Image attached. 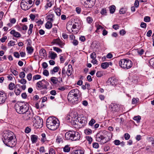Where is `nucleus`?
Here are the masks:
<instances>
[{
	"label": "nucleus",
	"mask_w": 154,
	"mask_h": 154,
	"mask_svg": "<svg viewBox=\"0 0 154 154\" xmlns=\"http://www.w3.org/2000/svg\"><path fill=\"white\" fill-rule=\"evenodd\" d=\"M52 43L54 44L57 45L61 48H63L65 44L59 38L54 39L52 42Z\"/></svg>",
	"instance_id": "12"
},
{
	"label": "nucleus",
	"mask_w": 154,
	"mask_h": 154,
	"mask_svg": "<svg viewBox=\"0 0 154 154\" xmlns=\"http://www.w3.org/2000/svg\"><path fill=\"white\" fill-rule=\"evenodd\" d=\"M23 1L28 3L29 5H31L32 4V2L35 0H22Z\"/></svg>",
	"instance_id": "48"
},
{
	"label": "nucleus",
	"mask_w": 154,
	"mask_h": 154,
	"mask_svg": "<svg viewBox=\"0 0 154 154\" xmlns=\"http://www.w3.org/2000/svg\"><path fill=\"white\" fill-rule=\"evenodd\" d=\"M33 115V113L30 110H28L25 113L23 114V118L25 120H28L32 119Z\"/></svg>",
	"instance_id": "11"
},
{
	"label": "nucleus",
	"mask_w": 154,
	"mask_h": 154,
	"mask_svg": "<svg viewBox=\"0 0 154 154\" xmlns=\"http://www.w3.org/2000/svg\"><path fill=\"white\" fill-rule=\"evenodd\" d=\"M90 57L92 59H96V54L95 52H93L90 55Z\"/></svg>",
	"instance_id": "50"
},
{
	"label": "nucleus",
	"mask_w": 154,
	"mask_h": 154,
	"mask_svg": "<svg viewBox=\"0 0 154 154\" xmlns=\"http://www.w3.org/2000/svg\"><path fill=\"white\" fill-rule=\"evenodd\" d=\"M79 91L77 89L71 90L67 96V98L69 101L72 103L78 100V94Z\"/></svg>",
	"instance_id": "6"
},
{
	"label": "nucleus",
	"mask_w": 154,
	"mask_h": 154,
	"mask_svg": "<svg viewBox=\"0 0 154 154\" xmlns=\"http://www.w3.org/2000/svg\"><path fill=\"white\" fill-rule=\"evenodd\" d=\"M49 154H55V151L53 148H51L49 150Z\"/></svg>",
	"instance_id": "56"
},
{
	"label": "nucleus",
	"mask_w": 154,
	"mask_h": 154,
	"mask_svg": "<svg viewBox=\"0 0 154 154\" xmlns=\"http://www.w3.org/2000/svg\"><path fill=\"white\" fill-rule=\"evenodd\" d=\"M11 72L15 76L18 75V72L16 70L13 69H10Z\"/></svg>",
	"instance_id": "39"
},
{
	"label": "nucleus",
	"mask_w": 154,
	"mask_h": 154,
	"mask_svg": "<svg viewBox=\"0 0 154 154\" xmlns=\"http://www.w3.org/2000/svg\"><path fill=\"white\" fill-rule=\"evenodd\" d=\"M109 66V64L107 62L103 63L101 65V67L103 69H105L108 67Z\"/></svg>",
	"instance_id": "27"
},
{
	"label": "nucleus",
	"mask_w": 154,
	"mask_h": 154,
	"mask_svg": "<svg viewBox=\"0 0 154 154\" xmlns=\"http://www.w3.org/2000/svg\"><path fill=\"white\" fill-rule=\"evenodd\" d=\"M56 142L58 143L62 142L63 139L62 137L59 135L57 136L56 139Z\"/></svg>",
	"instance_id": "32"
},
{
	"label": "nucleus",
	"mask_w": 154,
	"mask_h": 154,
	"mask_svg": "<svg viewBox=\"0 0 154 154\" xmlns=\"http://www.w3.org/2000/svg\"><path fill=\"white\" fill-rule=\"evenodd\" d=\"M73 23L72 21H68L66 24V29L67 30L70 32H73L76 31V30H73L72 29V25Z\"/></svg>",
	"instance_id": "15"
},
{
	"label": "nucleus",
	"mask_w": 154,
	"mask_h": 154,
	"mask_svg": "<svg viewBox=\"0 0 154 154\" xmlns=\"http://www.w3.org/2000/svg\"><path fill=\"white\" fill-rule=\"evenodd\" d=\"M95 0H80L82 4L85 7L87 8H90L93 7L94 5Z\"/></svg>",
	"instance_id": "10"
},
{
	"label": "nucleus",
	"mask_w": 154,
	"mask_h": 154,
	"mask_svg": "<svg viewBox=\"0 0 154 154\" xmlns=\"http://www.w3.org/2000/svg\"><path fill=\"white\" fill-rule=\"evenodd\" d=\"M34 125L36 128H41L43 125V121L39 116H35L32 119Z\"/></svg>",
	"instance_id": "8"
},
{
	"label": "nucleus",
	"mask_w": 154,
	"mask_h": 154,
	"mask_svg": "<svg viewBox=\"0 0 154 154\" xmlns=\"http://www.w3.org/2000/svg\"><path fill=\"white\" fill-rule=\"evenodd\" d=\"M26 50L29 54H31L33 52L34 49L31 46H28L26 48Z\"/></svg>",
	"instance_id": "24"
},
{
	"label": "nucleus",
	"mask_w": 154,
	"mask_h": 154,
	"mask_svg": "<svg viewBox=\"0 0 154 154\" xmlns=\"http://www.w3.org/2000/svg\"><path fill=\"white\" fill-rule=\"evenodd\" d=\"M119 26L118 24L113 25L112 26V28L113 29H115V30L118 29L119 28Z\"/></svg>",
	"instance_id": "57"
},
{
	"label": "nucleus",
	"mask_w": 154,
	"mask_h": 154,
	"mask_svg": "<svg viewBox=\"0 0 154 154\" xmlns=\"http://www.w3.org/2000/svg\"><path fill=\"white\" fill-rule=\"evenodd\" d=\"M31 131V129L28 127H27L25 129V132L26 133H29Z\"/></svg>",
	"instance_id": "58"
},
{
	"label": "nucleus",
	"mask_w": 154,
	"mask_h": 154,
	"mask_svg": "<svg viewBox=\"0 0 154 154\" xmlns=\"http://www.w3.org/2000/svg\"><path fill=\"white\" fill-rule=\"evenodd\" d=\"M52 24L51 22L48 21L45 25V28L47 29H50L52 28Z\"/></svg>",
	"instance_id": "22"
},
{
	"label": "nucleus",
	"mask_w": 154,
	"mask_h": 154,
	"mask_svg": "<svg viewBox=\"0 0 154 154\" xmlns=\"http://www.w3.org/2000/svg\"><path fill=\"white\" fill-rule=\"evenodd\" d=\"M53 48L54 50L57 53L61 52L62 51V50L58 47H54Z\"/></svg>",
	"instance_id": "40"
},
{
	"label": "nucleus",
	"mask_w": 154,
	"mask_h": 154,
	"mask_svg": "<svg viewBox=\"0 0 154 154\" xmlns=\"http://www.w3.org/2000/svg\"><path fill=\"white\" fill-rule=\"evenodd\" d=\"M38 136L35 135H32L31 136V140L32 143H36L38 139Z\"/></svg>",
	"instance_id": "20"
},
{
	"label": "nucleus",
	"mask_w": 154,
	"mask_h": 154,
	"mask_svg": "<svg viewBox=\"0 0 154 154\" xmlns=\"http://www.w3.org/2000/svg\"><path fill=\"white\" fill-rule=\"evenodd\" d=\"M11 35H12L13 36L16 38H20L21 36V34L18 32L14 30H12L10 32Z\"/></svg>",
	"instance_id": "18"
},
{
	"label": "nucleus",
	"mask_w": 154,
	"mask_h": 154,
	"mask_svg": "<svg viewBox=\"0 0 154 154\" xmlns=\"http://www.w3.org/2000/svg\"><path fill=\"white\" fill-rule=\"evenodd\" d=\"M116 7L114 5H112L109 7V10L110 13H113L115 11L116 9Z\"/></svg>",
	"instance_id": "33"
},
{
	"label": "nucleus",
	"mask_w": 154,
	"mask_h": 154,
	"mask_svg": "<svg viewBox=\"0 0 154 154\" xmlns=\"http://www.w3.org/2000/svg\"><path fill=\"white\" fill-rule=\"evenodd\" d=\"M139 5V3L138 0H136L135 1V2L134 3V6L136 8H138Z\"/></svg>",
	"instance_id": "53"
},
{
	"label": "nucleus",
	"mask_w": 154,
	"mask_h": 154,
	"mask_svg": "<svg viewBox=\"0 0 154 154\" xmlns=\"http://www.w3.org/2000/svg\"><path fill=\"white\" fill-rule=\"evenodd\" d=\"M10 90H13L15 87V85L14 83L11 82L10 83L8 86Z\"/></svg>",
	"instance_id": "36"
},
{
	"label": "nucleus",
	"mask_w": 154,
	"mask_h": 154,
	"mask_svg": "<svg viewBox=\"0 0 154 154\" xmlns=\"http://www.w3.org/2000/svg\"><path fill=\"white\" fill-rule=\"evenodd\" d=\"M43 74L44 75L47 76L49 75L48 71L47 70H45L43 72Z\"/></svg>",
	"instance_id": "54"
},
{
	"label": "nucleus",
	"mask_w": 154,
	"mask_h": 154,
	"mask_svg": "<svg viewBox=\"0 0 154 154\" xmlns=\"http://www.w3.org/2000/svg\"><path fill=\"white\" fill-rule=\"evenodd\" d=\"M7 37L6 36H5L2 38L0 39V41L2 43L5 42V41L7 39Z\"/></svg>",
	"instance_id": "63"
},
{
	"label": "nucleus",
	"mask_w": 154,
	"mask_h": 154,
	"mask_svg": "<svg viewBox=\"0 0 154 154\" xmlns=\"http://www.w3.org/2000/svg\"><path fill=\"white\" fill-rule=\"evenodd\" d=\"M124 137L125 140H128L130 137V135L128 133H126L124 135Z\"/></svg>",
	"instance_id": "55"
},
{
	"label": "nucleus",
	"mask_w": 154,
	"mask_h": 154,
	"mask_svg": "<svg viewBox=\"0 0 154 154\" xmlns=\"http://www.w3.org/2000/svg\"><path fill=\"white\" fill-rule=\"evenodd\" d=\"M95 123V121L94 119H92L89 123V125L91 126H92Z\"/></svg>",
	"instance_id": "52"
},
{
	"label": "nucleus",
	"mask_w": 154,
	"mask_h": 154,
	"mask_svg": "<svg viewBox=\"0 0 154 154\" xmlns=\"http://www.w3.org/2000/svg\"><path fill=\"white\" fill-rule=\"evenodd\" d=\"M75 117L76 115H74L72 112H71L67 116L66 118V119L68 122H72V121H74Z\"/></svg>",
	"instance_id": "13"
},
{
	"label": "nucleus",
	"mask_w": 154,
	"mask_h": 154,
	"mask_svg": "<svg viewBox=\"0 0 154 154\" xmlns=\"http://www.w3.org/2000/svg\"><path fill=\"white\" fill-rule=\"evenodd\" d=\"M133 119L134 120L136 121L137 122H139L141 119V117L139 116H135L133 118Z\"/></svg>",
	"instance_id": "43"
},
{
	"label": "nucleus",
	"mask_w": 154,
	"mask_h": 154,
	"mask_svg": "<svg viewBox=\"0 0 154 154\" xmlns=\"http://www.w3.org/2000/svg\"><path fill=\"white\" fill-rule=\"evenodd\" d=\"M111 138V134L106 131H101L97 133L96 136V140L101 144L108 142Z\"/></svg>",
	"instance_id": "2"
},
{
	"label": "nucleus",
	"mask_w": 154,
	"mask_h": 154,
	"mask_svg": "<svg viewBox=\"0 0 154 154\" xmlns=\"http://www.w3.org/2000/svg\"><path fill=\"white\" fill-rule=\"evenodd\" d=\"M68 69L66 72V74L68 76H70L72 74V66L71 64L68 66Z\"/></svg>",
	"instance_id": "19"
},
{
	"label": "nucleus",
	"mask_w": 154,
	"mask_h": 154,
	"mask_svg": "<svg viewBox=\"0 0 154 154\" xmlns=\"http://www.w3.org/2000/svg\"><path fill=\"white\" fill-rule=\"evenodd\" d=\"M28 3L22 1L20 4L21 8L24 10H26L29 9L31 6H30Z\"/></svg>",
	"instance_id": "14"
},
{
	"label": "nucleus",
	"mask_w": 154,
	"mask_h": 154,
	"mask_svg": "<svg viewBox=\"0 0 154 154\" xmlns=\"http://www.w3.org/2000/svg\"><path fill=\"white\" fill-rule=\"evenodd\" d=\"M114 143L116 145H119L120 143V142L119 140H116L114 141Z\"/></svg>",
	"instance_id": "64"
},
{
	"label": "nucleus",
	"mask_w": 154,
	"mask_h": 154,
	"mask_svg": "<svg viewBox=\"0 0 154 154\" xmlns=\"http://www.w3.org/2000/svg\"><path fill=\"white\" fill-rule=\"evenodd\" d=\"M144 20L146 22H149L150 20V17L149 16L145 17L144 19Z\"/></svg>",
	"instance_id": "49"
},
{
	"label": "nucleus",
	"mask_w": 154,
	"mask_h": 154,
	"mask_svg": "<svg viewBox=\"0 0 154 154\" xmlns=\"http://www.w3.org/2000/svg\"><path fill=\"white\" fill-rule=\"evenodd\" d=\"M108 82V83H110L112 85L114 86L117 84V81L116 79L113 77H112L109 79Z\"/></svg>",
	"instance_id": "16"
},
{
	"label": "nucleus",
	"mask_w": 154,
	"mask_h": 154,
	"mask_svg": "<svg viewBox=\"0 0 154 154\" xmlns=\"http://www.w3.org/2000/svg\"><path fill=\"white\" fill-rule=\"evenodd\" d=\"M53 15L52 14H51L47 16L46 17V19L47 20H48V21H49L51 22L53 21Z\"/></svg>",
	"instance_id": "26"
},
{
	"label": "nucleus",
	"mask_w": 154,
	"mask_h": 154,
	"mask_svg": "<svg viewBox=\"0 0 154 154\" xmlns=\"http://www.w3.org/2000/svg\"><path fill=\"white\" fill-rule=\"evenodd\" d=\"M65 139L67 140H77L80 138V134L78 132L74 131H69L66 132L65 135Z\"/></svg>",
	"instance_id": "5"
},
{
	"label": "nucleus",
	"mask_w": 154,
	"mask_h": 154,
	"mask_svg": "<svg viewBox=\"0 0 154 154\" xmlns=\"http://www.w3.org/2000/svg\"><path fill=\"white\" fill-rule=\"evenodd\" d=\"M70 149V147L66 145L63 148V151L65 152H69Z\"/></svg>",
	"instance_id": "37"
},
{
	"label": "nucleus",
	"mask_w": 154,
	"mask_h": 154,
	"mask_svg": "<svg viewBox=\"0 0 154 154\" xmlns=\"http://www.w3.org/2000/svg\"><path fill=\"white\" fill-rule=\"evenodd\" d=\"M80 123L82 124H85L87 123V119L85 118H82L79 121Z\"/></svg>",
	"instance_id": "31"
},
{
	"label": "nucleus",
	"mask_w": 154,
	"mask_h": 154,
	"mask_svg": "<svg viewBox=\"0 0 154 154\" xmlns=\"http://www.w3.org/2000/svg\"><path fill=\"white\" fill-rule=\"evenodd\" d=\"M7 97L6 95L0 97V104L5 103Z\"/></svg>",
	"instance_id": "28"
},
{
	"label": "nucleus",
	"mask_w": 154,
	"mask_h": 154,
	"mask_svg": "<svg viewBox=\"0 0 154 154\" xmlns=\"http://www.w3.org/2000/svg\"><path fill=\"white\" fill-rule=\"evenodd\" d=\"M61 10L59 8H57L55 10V12L56 14L58 16H60L61 15Z\"/></svg>",
	"instance_id": "34"
},
{
	"label": "nucleus",
	"mask_w": 154,
	"mask_h": 154,
	"mask_svg": "<svg viewBox=\"0 0 154 154\" xmlns=\"http://www.w3.org/2000/svg\"><path fill=\"white\" fill-rule=\"evenodd\" d=\"M51 80L54 84H57L58 81L57 78L54 77H51Z\"/></svg>",
	"instance_id": "29"
},
{
	"label": "nucleus",
	"mask_w": 154,
	"mask_h": 154,
	"mask_svg": "<svg viewBox=\"0 0 154 154\" xmlns=\"http://www.w3.org/2000/svg\"><path fill=\"white\" fill-rule=\"evenodd\" d=\"M14 92L15 94L17 95H19L21 92L20 90L19 89H17L16 90L15 89Z\"/></svg>",
	"instance_id": "59"
},
{
	"label": "nucleus",
	"mask_w": 154,
	"mask_h": 154,
	"mask_svg": "<svg viewBox=\"0 0 154 154\" xmlns=\"http://www.w3.org/2000/svg\"><path fill=\"white\" fill-rule=\"evenodd\" d=\"M49 85V83L45 79H43L41 81H39L36 84L37 89L38 90L47 89Z\"/></svg>",
	"instance_id": "9"
},
{
	"label": "nucleus",
	"mask_w": 154,
	"mask_h": 154,
	"mask_svg": "<svg viewBox=\"0 0 154 154\" xmlns=\"http://www.w3.org/2000/svg\"><path fill=\"white\" fill-rule=\"evenodd\" d=\"M137 53L140 55L143 54L144 52V50L142 49H137Z\"/></svg>",
	"instance_id": "41"
},
{
	"label": "nucleus",
	"mask_w": 154,
	"mask_h": 154,
	"mask_svg": "<svg viewBox=\"0 0 154 154\" xmlns=\"http://www.w3.org/2000/svg\"><path fill=\"white\" fill-rule=\"evenodd\" d=\"M39 54L42 56H45L46 54V51L44 49H41L39 51Z\"/></svg>",
	"instance_id": "23"
},
{
	"label": "nucleus",
	"mask_w": 154,
	"mask_h": 154,
	"mask_svg": "<svg viewBox=\"0 0 154 154\" xmlns=\"http://www.w3.org/2000/svg\"><path fill=\"white\" fill-rule=\"evenodd\" d=\"M86 140L88 141V143L89 144H91L92 141V139L91 137L88 136H86Z\"/></svg>",
	"instance_id": "38"
},
{
	"label": "nucleus",
	"mask_w": 154,
	"mask_h": 154,
	"mask_svg": "<svg viewBox=\"0 0 154 154\" xmlns=\"http://www.w3.org/2000/svg\"><path fill=\"white\" fill-rule=\"evenodd\" d=\"M126 11V9L125 8H122L120 10L119 13L120 14H124L125 13Z\"/></svg>",
	"instance_id": "47"
},
{
	"label": "nucleus",
	"mask_w": 154,
	"mask_h": 154,
	"mask_svg": "<svg viewBox=\"0 0 154 154\" xmlns=\"http://www.w3.org/2000/svg\"><path fill=\"white\" fill-rule=\"evenodd\" d=\"M25 74L23 72H21L19 75V76L20 78L23 79L25 77Z\"/></svg>",
	"instance_id": "51"
},
{
	"label": "nucleus",
	"mask_w": 154,
	"mask_h": 154,
	"mask_svg": "<svg viewBox=\"0 0 154 154\" xmlns=\"http://www.w3.org/2000/svg\"><path fill=\"white\" fill-rule=\"evenodd\" d=\"M13 135V133L10 131H5L3 135L4 143L11 148L15 146L17 143L16 138H14Z\"/></svg>",
	"instance_id": "1"
},
{
	"label": "nucleus",
	"mask_w": 154,
	"mask_h": 154,
	"mask_svg": "<svg viewBox=\"0 0 154 154\" xmlns=\"http://www.w3.org/2000/svg\"><path fill=\"white\" fill-rule=\"evenodd\" d=\"M32 75L31 73H29L27 75V78L29 81H30L32 79Z\"/></svg>",
	"instance_id": "61"
},
{
	"label": "nucleus",
	"mask_w": 154,
	"mask_h": 154,
	"mask_svg": "<svg viewBox=\"0 0 154 154\" xmlns=\"http://www.w3.org/2000/svg\"><path fill=\"white\" fill-rule=\"evenodd\" d=\"M102 75V72L100 71H98L96 73V76L97 77H100Z\"/></svg>",
	"instance_id": "62"
},
{
	"label": "nucleus",
	"mask_w": 154,
	"mask_h": 154,
	"mask_svg": "<svg viewBox=\"0 0 154 154\" xmlns=\"http://www.w3.org/2000/svg\"><path fill=\"white\" fill-rule=\"evenodd\" d=\"M41 78V76L40 75H34L33 78V80H37L40 79Z\"/></svg>",
	"instance_id": "42"
},
{
	"label": "nucleus",
	"mask_w": 154,
	"mask_h": 154,
	"mask_svg": "<svg viewBox=\"0 0 154 154\" xmlns=\"http://www.w3.org/2000/svg\"><path fill=\"white\" fill-rule=\"evenodd\" d=\"M15 109L18 113L23 114L29 110V107L24 103L18 102L15 104Z\"/></svg>",
	"instance_id": "4"
},
{
	"label": "nucleus",
	"mask_w": 154,
	"mask_h": 154,
	"mask_svg": "<svg viewBox=\"0 0 154 154\" xmlns=\"http://www.w3.org/2000/svg\"><path fill=\"white\" fill-rule=\"evenodd\" d=\"M47 127L51 130H55L59 127V122L57 119L55 117H50L46 120Z\"/></svg>",
	"instance_id": "3"
},
{
	"label": "nucleus",
	"mask_w": 154,
	"mask_h": 154,
	"mask_svg": "<svg viewBox=\"0 0 154 154\" xmlns=\"http://www.w3.org/2000/svg\"><path fill=\"white\" fill-rule=\"evenodd\" d=\"M57 56V54L54 52H51L50 53V57L52 60H54Z\"/></svg>",
	"instance_id": "25"
},
{
	"label": "nucleus",
	"mask_w": 154,
	"mask_h": 154,
	"mask_svg": "<svg viewBox=\"0 0 154 154\" xmlns=\"http://www.w3.org/2000/svg\"><path fill=\"white\" fill-rule=\"evenodd\" d=\"M59 69V67L58 66H56L51 71V74H54L55 72H58Z\"/></svg>",
	"instance_id": "30"
},
{
	"label": "nucleus",
	"mask_w": 154,
	"mask_h": 154,
	"mask_svg": "<svg viewBox=\"0 0 154 154\" xmlns=\"http://www.w3.org/2000/svg\"><path fill=\"white\" fill-rule=\"evenodd\" d=\"M85 133L87 135L91 134L92 133V130L89 128H87L85 129L84 131Z\"/></svg>",
	"instance_id": "35"
},
{
	"label": "nucleus",
	"mask_w": 154,
	"mask_h": 154,
	"mask_svg": "<svg viewBox=\"0 0 154 154\" xmlns=\"http://www.w3.org/2000/svg\"><path fill=\"white\" fill-rule=\"evenodd\" d=\"M85 150L83 149H78L74 150L70 154H84Z\"/></svg>",
	"instance_id": "17"
},
{
	"label": "nucleus",
	"mask_w": 154,
	"mask_h": 154,
	"mask_svg": "<svg viewBox=\"0 0 154 154\" xmlns=\"http://www.w3.org/2000/svg\"><path fill=\"white\" fill-rule=\"evenodd\" d=\"M18 82L21 84L23 85H25L26 83V80L23 78L20 80H19Z\"/></svg>",
	"instance_id": "45"
},
{
	"label": "nucleus",
	"mask_w": 154,
	"mask_h": 154,
	"mask_svg": "<svg viewBox=\"0 0 154 154\" xmlns=\"http://www.w3.org/2000/svg\"><path fill=\"white\" fill-rule=\"evenodd\" d=\"M119 64L122 68L126 69L130 68L133 65L132 62L131 60L126 59L121 60L119 62Z\"/></svg>",
	"instance_id": "7"
},
{
	"label": "nucleus",
	"mask_w": 154,
	"mask_h": 154,
	"mask_svg": "<svg viewBox=\"0 0 154 154\" xmlns=\"http://www.w3.org/2000/svg\"><path fill=\"white\" fill-rule=\"evenodd\" d=\"M86 20L87 22L89 23H91L93 21L92 18L90 17H88L87 18Z\"/></svg>",
	"instance_id": "46"
},
{
	"label": "nucleus",
	"mask_w": 154,
	"mask_h": 154,
	"mask_svg": "<svg viewBox=\"0 0 154 154\" xmlns=\"http://www.w3.org/2000/svg\"><path fill=\"white\" fill-rule=\"evenodd\" d=\"M93 147L95 148H98L99 147V145L98 143H94L93 144Z\"/></svg>",
	"instance_id": "60"
},
{
	"label": "nucleus",
	"mask_w": 154,
	"mask_h": 154,
	"mask_svg": "<svg viewBox=\"0 0 154 154\" xmlns=\"http://www.w3.org/2000/svg\"><path fill=\"white\" fill-rule=\"evenodd\" d=\"M72 27V29L73 30H75L76 29H79V24L77 22H75L74 23H73Z\"/></svg>",
	"instance_id": "21"
},
{
	"label": "nucleus",
	"mask_w": 154,
	"mask_h": 154,
	"mask_svg": "<svg viewBox=\"0 0 154 154\" xmlns=\"http://www.w3.org/2000/svg\"><path fill=\"white\" fill-rule=\"evenodd\" d=\"M149 63L152 67H154V57L150 59Z\"/></svg>",
	"instance_id": "44"
}]
</instances>
